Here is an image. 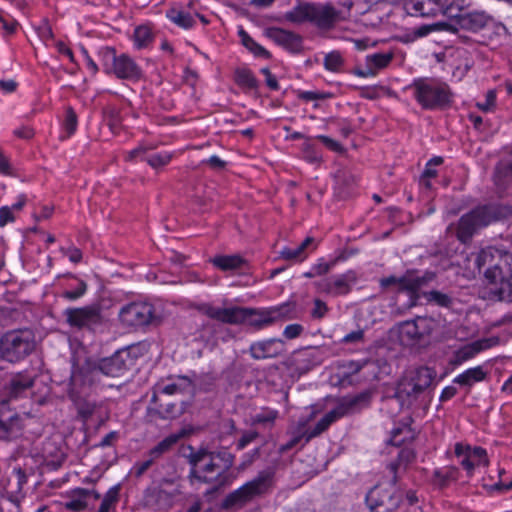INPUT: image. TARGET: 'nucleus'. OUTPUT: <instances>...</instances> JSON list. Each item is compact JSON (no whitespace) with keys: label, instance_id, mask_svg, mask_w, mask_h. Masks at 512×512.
Listing matches in <instances>:
<instances>
[{"label":"nucleus","instance_id":"f257e3e1","mask_svg":"<svg viewBox=\"0 0 512 512\" xmlns=\"http://www.w3.org/2000/svg\"><path fill=\"white\" fill-rule=\"evenodd\" d=\"M203 312L211 319L222 323L239 325L247 323L255 329L265 328L279 320L290 318L292 307L289 304H283L268 309H254L240 306L215 307L206 305Z\"/></svg>","mask_w":512,"mask_h":512},{"label":"nucleus","instance_id":"f03ea898","mask_svg":"<svg viewBox=\"0 0 512 512\" xmlns=\"http://www.w3.org/2000/svg\"><path fill=\"white\" fill-rule=\"evenodd\" d=\"M340 14L341 12L330 3L300 2L286 12L284 17L295 24L310 22L320 29L329 30L340 20Z\"/></svg>","mask_w":512,"mask_h":512},{"label":"nucleus","instance_id":"7ed1b4c3","mask_svg":"<svg viewBox=\"0 0 512 512\" xmlns=\"http://www.w3.org/2000/svg\"><path fill=\"white\" fill-rule=\"evenodd\" d=\"M189 462L192 469L189 474L191 482L194 480L213 485L218 490L230 483L229 475L223 473L211 451L201 449L190 455Z\"/></svg>","mask_w":512,"mask_h":512},{"label":"nucleus","instance_id":"20e7f679","mask_svg":"<svg viewBox=\"0 0 512 512\" xmlns=\"http://www.w3.org/2000/svg\"><path fill=\"white\" fill-rule=\"evenodd\" d=\"M35 349V336L29 329H16L0 338V358L8 362H18Z\"/></svg>","mask_w":512,"mask_h":512},{"label":"nucleus","instance_id":"39448f33","mask_svg":"<svg viewBox=\"0 0 512 512\" xmlns=\"http://www.w3.org/2000/svg\"><path fill=\"white\" fill-rule=\"evenodd\" d=\"M506 215V209L503 208L498 209L494 206L478 207L460 218L457 238L462 243H466L478 229Z\"/></svg>","mask_w":512,"mask_h":512},{"label":"nucleus","instance_id":"423d86ee","mask_svg":"<svg viewBox=\"0 0 512 512\" xmlns=\"http://www.w3.org/2000/svg\"><path fill=\"white\" fill-rule=\"evenodd\" d=\"M412 88L417 102L424 109L443 108L451 101V92L444 83L419 79L414 81Z\"/></svg>","mask_w":512,"mask_h":512},{"label":"nucleus","instance_id":"0eeeda50","mask_svg":"<svg viewBox=\"0 0 512 512\" xmlns=\"http://www.w3.org/2000/svg\"><path fill=\"white\" fill-rule=\"evenodd\" d=\"M271 479V473L261 472L255 479L228 494L222 503V507L225 509L243 507L256 496L266 493L271 486Z\"/></svg>","mask_w":512,"mask_h":512},{"label":"nucleus","instance_id":"6e6552de","mask_svg":"<svg viewBox=\"0 0 512 512\" xmlns=\"http://www.w3.org/2000/svg\"><path fill=\"white\" fill-rule=\"evenodd\" d=\"M100 57L103 68L108 74L128 80H138L141 77V69L126 54L117 56L113 48L105 47L100 51Z\"/></svg>","mask_w":512,"mask_h":512},{"label":"nucleus","instance_id":"1a4fd4ad","mask_svg":"<svg viewBox=\"0 0 512 512\" xmlns=\"http://www.w3.org/2000/svg\"><path fill=\"white\" fill-rule=\"evenodd\" d=\"M437 326L438 322L434 318L417 316L399 325V337L408 346L425 344Z\"/></svg>","mask_w":512,"mask_h":512},{"label":"nucleus","instance_id":"9d476101","mask_svg":"<svg viewBox=\"0 0 512 512\" xmlns=\"http://www.w3.org/2000/svg\"><path fill=\"white\" fill-rule=\"evenodd\" d=\"M396 482L373 487L366 496V503L371 512H395L401 503V494Z\"/></svg>","mask_w":512,"mask_h":512},{"label":"nucleus","instance_id":"9b49d317","mask_svg":"<svg viewBox=\"0 0 512 512\" xmlns=\"http://www.w3.org/2000/svg\"><path fill=\"white\" fill-rule=\"evenodd\" d=\"M367 399V395L360 394L350 398H344L341 402L331 411L326 413L315 425L314 428L307 430L306 442H309L312 438L319 436L326 431L329 426L336 420L352 414L357 411L360 402Z\"/></svg>","mask_w":512,"mask_h":512},{"label":"nucleus","instance_id":"f8f14e48","mask_svg":"<svg viewBox=\"0 0 512 512\" xmlns=\"http://www.w3.org/2000/svg\"><path fill=\"white\" fill-rule=\"evenodd\" d=\"M181 493L180 486L175 479H162L158 486L146 491V503L157 510H168L173 504L176 496Z\"/></svg>","mask_w":512,"mask_h":512},{"label":"nucleus","instance_id":"ddd939ff","mask_svg":"<svg viewBox=\"0 0 512 512\" xmlns=\"http://www.w3.org/2000/svg\"><path fill=\"white\" fill-rule=\"evenodd\" d=\"M119 319L128 327H142L158 322L154 307L146 302H133L122 307Z\"/></svg>","mask_w":512,"mask_h":512},{"label":"nucleus","instance_id":"4468645a","mask_svg":"<svg viewBox=\"0 0 512 512\" xmlns=\"http://www.w3.org/2000/svg\"><path fill=\"white\" fill-rule=\"evenodd\" d=\"M435 377L436 372L433 369L419 367L399 384L397 393L400 397L405 395L408 398L415 399L432 384Z\"/></svg>","mask_w":512,"mask_h":512},{"label":"nucleus","instance_id":"2eb2a0df","mask_svg":"<svg viewBox=\"0 0 512 512\" xmlns=\"http://www.w3.org/2000/svg\"><path fill=\"white\" fill-rule=\"evenodd\" d=\"M435 279L433 272H425L422 276L416 275L413 271H407L401 277L389 276L380 280L383 288L395 286L399 291H407L411 296L416 293L429 282Z\"/></svg>","mask_w":512,"mask_h":512},{"label":"nucleus","instance_id":"dca6fc26","mask_svg":"<svg viewBox=\"0 0 512 512\" xmlns=\"http://www.w3.org/2000/svg\"><path fill=\"white\" fill-rule=\"evenodd\" d=\"M64 316L71 327L78 329H93L102 322L101 311L96 306L68 308Z\"/></svg>","mask_w":512,"mask_h":512},{"label":"nucleus","instance_id":"f3484780","mask_svg":"<svg viewBox=\"0 0 512 512\" xmlns=\"http://www.w3.org/2000/svg\"><path fill=\"white\" fill-rule=\"evenodd\" d=\"M195 384L191 379L186 376H177L171 379L170 383L157 384L154 387L152 396V402L157 403L159 397L163 395H188L193 396L195 394Z\"/></svg>","mask_w":512,"mask_h":512},{"label":"nucleus","instance_id":"a211bd4d","mask_svg":"<svg viewBox=\"0 0 512 512\" xmlns=\"http://www.w3.org/2000/svg\"><path fill=\"white\" fill-rule=\"evenodd\" d=\"M448 0H405L404 9L413 16L434 17L445 13Z\"/></svg>","mask_w":512,"mask_h":512},{"label":"nucleus","instance_id":"6ab92c4d","mask_svg":"<svg viewBox=\"0 0 512 512\" xmlns=\"http://www.w3.org/2000/svg\"><path fill=\"white\" fill-rule=\"evenodd\" d=\"M286 351L285 342L279 338L257 341L251 344L249 353L255 360L276 358Z\"/></svg>","mask_w":512,"mask_h":512},{"label":"nucleus","instance_id":"aec40b11","mask_svg":"<svg viewBox=\"0 0 512 512\" xmlns=\"http://www.w3.org/2000/svg\"><path fill=\"white\" fill-rule=\"evenodd\" d=\"M356 282L355 273L349 271L345 274L335 276L319 283V288L333 296L346 295L350 292L352 285Z\"/></svg>","mask_w":512,"mask_h":512},{"label":"nucleus","instance_id":"412c9836","mask_svg":"<svg viewBox=\"0 0 512 512\" xmlns=\"http://www.w3.org/2000/svg\"><path fill=\"white\" fill-rule=\"evenodd\" d=\"M268 37L277 45L290 52H299L302 48V38L300 35L281 28H271L267 32Z\"/></svg>","mask_w":512,"mask_h":512},{"label":"nucleus","instance_id":"4be33fe9","mask_svg":"<svg viewBox=\"0 0 512 512\" xmlns=\"http://www.w3.org/2000/svg\"><path fill=\"white\" fill-rule=\"evenodd\" d=\"M128 356L125 352H116L109 358L102 359L98 365V371L106 376L120 377L128 370Z\"/></svg>","mask_w":512,"mask_h":512},{"label":"nucleus","instance_id":"5701e85b","mask_svg":"<svg viewBox=\"0 0 512 512\" xmlns=\"http://www.w3.org/2000/svg\"><path fill=\"white\" fill-rule=\"evenodd\" d=\"M496 343L497 339L495 338H485L467 344L455 352L453 363L457 365L462 364L463 362L473 358L479 352L492 347Z\"/></svg>","mask_w":512,"mask_h":512},{"label":"nucleus","instance_id":"b1692460","mask_svg":"<svg viewBox=\"0 0 512 512\" xmlns=\"http://www.w3.org/2000/svg\"><path fill=\"white\" fill-rule=\"evenodd\" d=\"M316 248L315 239L307 237L300 245L295 248L283 247L279 251V257L283 260L301 262L308 256V249L314 250Z\"/></svg>","mask_w":512,"mask_h":512},{"label":"nucleus","instance_id":"393cba45","mask_svg":"<svg viewBox=\"0 0 512 512\" xmlns=\"http://www.w3.org/2000/svg\"><path fill=\"white\" fill-rule=\"evenodd\" d=\"M34 383V377L28 373L14 375L7 386V393L10 398H17L30 389Z\"/></svg>","mask_w":512,"mask_h":512},{"label":"nucleus","instance_id":"a878e982","mask_svg":"<svg viewBox=\"0 0 512 512\" xmlns=\"http://www.w3.org/2000/svg\"><path fill=\"white\" fill-rule=\"evenodd\" d=\"M499 251L500 249L498 248L488 247L486 249H482L476 258L477 267L479 269L487 267L485 270V276L491 280L493 279V270H495V263H497Z\"/></svg>","mask_w":512,"mask_h":512},{"label":"nucleus","instance_id":"bb28decb","mask_svg":"<svg viewBox=\"0 0 512 512\" xmlns=\"http://www.w3.org/2000/svg\"><path fill=\"white\" fill-rule=\"evenodd\" d=\"M100 494L94 490L79 489L73 498L65 503V507L71 511H81L88 507L91 499L98 500Z\"/></svg>","mask_w":512,"mask_h":512},{"label":"nucleus","instance_id":"cd10ccee","mask_svg":"<svg viewBox=\"0 0 512 512\" xmlns=\"http://www.w3.org/2000/svg\"><path fill=\"white\" fill-rule=\"evenodd\" d=\"M490 17L485 12H470L460 16L459 24L463 29L478 31L484 28Z\"/></svg>","mask_w":512,"mask_h":512},{"label":"nucleus","instance_id":"c85d7f7f","mask_svg":"<svg viewBox=\"0 0 512 512\" xmlns=\"http://www.w3.org/2000/svg\"><path fill=\"white\" fill-rule=\"evenodd\" d=\"M314 359V352L310 349H304L293 354L289 360V365L302 374L312 368L315 364Z\"/></svg>","mask_w":512,"mask_h":512},{"label":"nucleus","instance_id":"c756f323","mask_svg":"<svg viewBox=\"0 0 512 512\" xmlns=\"http://www.w3.org/2000/svg\"><path fill=\"white\" fill-rule=\"evenodd\" d=\"M415 459V453L412 449L404 448L401 449L398 453L397 459L395 461H392L388 465V469L393 474L392 481L397 482L398 476L397 471L401 467L406 468V466L411 463Z\"/></svg>","mask_w":512,"mask_h":512},{"label":"nucleus","instance_id":"7c9ffc66","mask_svg":"<svg viewBox=\"0 0 512 512\" xmlns=\"http://www.w3.org/2000/svg\"><path fill=\"white\" fill-rule=\"evenodd\" d=\"M485 377L486 373L483 371L482 367L477 366L474 368H470L463 372L462 374L458 375L453 382L462 386H471L475 382H480L484 380Z\"/></svg>","mask_w":512,"mask_h":512},{"label":"nucleus","instance_id":"2f4dec72","mask_svg":"<svg viewBox=\"0 0 512 512\" xmlns=\"http://www.w3.org/2000/svg\"><path fill=\"white\" fill-rule=\"evenodd\" d=\"M212 263L223 271L236 270L245 264V260L239 255L216 256Z\"/></svg>","mask_w":512,"mask_h":512},{"label":"nucleus","instance_id":"473e14b6","mask_svg":"<svg viewBox=\"0 0 512 512\" xmlns=\"http://www.w3.org/2000/svg\"><path fill=\"white\" fill-rule=\"evenodd\" d=\"M495 265L492 282L497 283L498 278L508 274V271L512 270V254L500 250L497 263H495Z\"/></svg>","mask_w":512,"mask_h":512},{"label":"nucleus","instance_id":"72a5a7b5","mask_svg":"<svg viewBox=\"0 0 512 512\" xmlns=\"http://www.w3.org/2000/svg\"><path fill=\"white\" fill-rule=\"evenodd\" d=\"M455 455L459 459L461 466L470 475L473 471L472 460L475 458V452H471L470 446L457 443L455 445Z\"/></svg>","mask_w":512,"mask_h":512},{"label":"nucleus","instance_id":"f704fd0d","mask_svg":"<svg viewBox=\"0 0 512 512\" xmlns=\"http://www.w3.org/2000/svg\"><path fill=\"white\" fill-rule=\"evenodd\" d=\"M167 17L179 27L184 29L191 28L194 24V19L190 13L181 9L171 8L167 11Z\"/></svg>","mask_w":512,"mask_h":512},{"label":"nucleus","instance_id":"c9c22d12","mask_svg":"<svg viewBox=\"0 0 512 512\" xmlns=\"http://www.w3.org/2000/svg\"><path fill=\"white\" fill-rule=\"evenodd\" d=\"M393 59V54L387 53H375L366 57V64L369 66L375 74L378 70L385 68Z\"/></svg>","mask_w":512,"mask_h":512},{"label":"nucleus","instance_id":"e433bc0d","mask_svg":"<svg viewBox=\"0 0 512 512\" xmlns=\"http://www.w3.org/2000/svg\"><path fill=\"white\" fill-rule=\"evenodd\" d=\"M179 438L180 436L176 434L169 435L168 437L160 441L154 448H152L149 451L148 456H151V458H154L156 460L162 454L169 451L172 448V446L177 443Z\"/></svg>","mask_w":512,"mask_h":512},{"label":"nucleus","instance_id":"4c0bfd02","mask_svg":"<svg viewBox=\"0 0 512 512\" xmlns=\"http://www.w3.org/2000/svg\"><path fill=\"white\" fill-rule=\"evenodd\" d=\"M156 404L157 413L162 418H175L182 413V409L177 407L176 404L166 402L163 399H161V397H159Z\"/></svg>","mask_w":512,"mask_h":512},{"label":"nucleus","instance_id":"58836bf2","mask_svg":"<svg viewBox=\"0 0 512 512\" xmlns=\"http://www.w3.org/2000/svg\"><path fill=\"white\" fill-rule=\"evenodd\" d=\"M278 417V412L272 409H263L251 418L253 425L272 426Z\"/></svg>","mask_w":512,"mask_h":512},{"label":"nucleus","instance_id":"ea45409f","mask_svg":"<svg viewBox=\"0 0 512 512\" xmlns=\"http://www.w3.org/2000/svg\"><path fill=\"white\" fill-rule=\"evenodd\" d=\"M235 81L239 86L247 89H254L257 87V80L248 69L236 70Z\"/></svg>","mask_w":512,"mask_h":512},{"label":"nucleus","instance_id":"a19ab883","mask_svg":"<svg viewBox=\"0 0 512 512\" xmlns=\"http://www.w3.org/2000/svg\"><path fill=\"white\" fill-rule=\"evenodd\" d=\"M119 497V487L113 486L111 487L107 493L104 495L102 503L97 512H110L112 508L115 507L118 502Z\"/></svg>","mask_w":512,"mask_h":512},{"label":"nucleus","instance_id":"79ce46f5","mask_svg":"<svg viewBox=\"0 0 512 512\" xmlns=\"http://www.w3.org/2000/svg\"><path fill=\"white\" fill-rule=\"evenodd\" d=\"M172 158L173 153L171 152H159L147 156L145 160L153 169H158L168 165Z\"/></svg>","mask_w":512,"mask_h":512},{"label":"nucleus","instance_id":"37998d69","mask_svg":"<svg viewBox=\"0 0 512 512\" xmlns=\"http://www.w3.org/2000/svg\"><path fill=\"white\" fill-rule=\"evenodd\" d=\"M215 460L220 463V469L223 473L228 474V470L234 463V456L226 449L220 451H211Z\"/></svg>","mask_w":512,"mask_h":512},{"label":"nucleus","instance_id":"c03bdc74","mask_svg":"<svg viewBox=\"0 0 512 512\" xmlns=\"http://www.w3.org/2000/svg\"><path fill=\"white\" fill-rule=\"evenodd\" d=\"M424 297L428 302H432L441 307H449L452 303V298L443 292L432 290L424 293Z\"/></svg>","mask_w":512,"mask_h":512},{"label":"nucleus","instance_id":"a18cd8bd","mask_svg":"<svg viewBox=\"0 0 512 512\" xmlns=\"http://www.w3.org/2000/svg\"><path fill=\"white\" fill-rule=\"evenodd\" d=\"M239 36L241 38L242 44L256 56L267 54L266 50L262 46L257 44L245 30L240 29Z\"/></svg>","mask_w":512,"mask_h":512},{"label":"nucleus","instance_id":"49530a36","mask_svg":"<svg viewBox=\"0 0 512 512\" xmlns=\"http://www.w3.org/2000/svg\"><path fill=\"white\" fill-rule=\"evenodd\" d=\"M343 63L344 60L342 55L338 51H332L326 54L324 58V67L332 72H338L341 69Z\"/></svg>","mask_w":512,"mask_h":512},{"label":"nucleus","instance_id":"de8ad7c7","mask_svg":"<svg viewBox=\"0 0 512 512\" xmlns=\"http://www.w3.org/2000/svg\"><path fill=\"white\" fill-rule=\"evenodd\" d=\"M307 439V431L305 429V423L299 425L297 432L293 435V437L284 445L280 447V452H286L293 447H295L301 439Z\"/></svg>","mask_w":512,"mask_h":512},{"label":"nucleus","instance_id":"09e8293b","mask_svg":"<svg viewBox=\"0 0 512 512\" xmlns=\"http://www.w3.org/2000/svg\"><path fill=\"white\" fill-rule=\"evenodd\" d=\"M134 38L139 48L144 47L151 41V31L147 26H140L135 29Z\"/></svg>","mask_w":512,"mask_h":512},{"label":"nucleus","instance_id":"8fccbe9b","mask_svg":"<svg viewBox=\"0 0 512 512\" xmlns=\"http://www.w3.org/2000/svg\"><path fill=\"white\" fill-rule=\"evenodd\" d=\"M86 290L87 284L83 280H78L76 288L64 291L62 293V297L67 300L74 301L83 296L86 293Z\"/></svg>","mask_w":512,"mask_h":512},{"label":"nucleus","instance_id":"3c124183","mask_svg":"<svg viewBox=\"0 0 512 512\" xmlns=\"http://www.w3.org/2000/svg\"><path fill=\"white\" fill-rule=\"evenodd\" d=\"M154 461H155L154 458H151V456H148V459H146L142 462L135 463L133 465V467L131 468L130 474L136 478H140L152 466Z\"/></svg>","mask_w":512,"mask_h":512},{"label":"nucleus","instance_id":"603ef678","mask_svg":"<svg viewBox=\"0 0 512 512\" xmlns=\"http://www.w3.org/2000/svg\"><path fill=\"white\" fill-rule=\"evenodd\" d=\"M445 26H446L445 23H435V24H430V25H423L421 27L414 29L413 35L416 38H421V37L428 35L429 33L433 32V31L441 30Z\"/></svg>","mask_w":512,"mask_h":512},{"label":"nucleus","instance_id":"864d4df0","mask_svg":"<svg viewBox=\"0 0 512 512\" xmlns=\"http://www.w3.org/2000/svg\"><path fill=\"white\" fill-rule=\"evenodd\" d=\"M76 127H77V116L72 108H68L66 110L64 128L67 131L68 135H71L75 132Z\"/></svg>","mask_w":512,"mask_h":512},{"label":"nucleus","instance_id":"5fc2aeb1","mask_svg":"<svg viewBox=\"0 0 512 512\" xmlns=\"http://www.w3.org/2000/svg\"><path fill=\"white\" fill-rule=\"evenodd\" d=\"M259 434L255 430L245 431L238 440L236 447L238 450L244 449L248 444L258 438Z\"/></svg>","mask_w":512,"mask_h":512},{"label":"nucleus","instance_id":"6e6d98bb","mask_svg":"<svg viewBox=\"0 0 512 512\" xmlns=\"http://www.w3.org/2000/svg\"><path fill=\"white\" fill-rule=\"evenodd\" d=\"M471 452H475V458L472 460V469L479 465L488 463L486 451L481 447L471 448Z\"/></svg>","mask_w":512,"mask_h":512},{"label":"nucleus","instance_id":"4d7b16f0","mask_svg":"<svg viewBox=\"0 0 512 512\" xmlns=\"http://www.w3.org/2000/svg\"><path fill=\"white\" fill-rule=\"evenodd\" d=\"M500 283V291L502 293H508L512 297V270L508 271V274L498 278Z\"/></svg>","mask_w":512,"mask_h":512},{"label":"nucleus","instance_id":"13d9d810","mask_svg":"<svg viewBox=\"0 0 512 512\" xmlns=\"http://www.w3.org/2000/svg\"><path fill=\"white\" fill-rule=\"evenodd\" d=\"M495 101H496V93H495V91L489 90L486 93L485 102H478L477 106L482 111L488 112V111H490L495 106Z\"/></svg>","mask_w":512,"mask_h":512},{"label":"nucleus","instance_id":"bf43d9fd","mask_svg":"<svg viewBox=\"0 0 512 512\" xmlns=\"http://www.w3.org/2000/svg\"><path fill=\"white\" fill-rule=\"evenodd\" d=\"M303 332V326L300 324H290L287 325L284 329L283 335L287 339H294L300 336V334Z\"/></svg>","mask_w":512,"mask_h":512},{"label":"nucleus","instance_id":"052dcab7","mask_svg":"<svg viewBox=\"0 0 512 512\" xmlns=\"http://www.w3.org/2000/svg\"><path fill=\"white\" fill-rule=\"evenodd\" d=\"M363 338H364V332L363 330H356V331H352L350 333H348L347 335H345L342 339V342L343 343H358V342H362L363 341Z\"/></svg>","mask_w":512,"mask_h":512},{"label":"nucleus","instance_id":"680f3d73","mask_svg":"<svg viewBox=\"0 0 512 512\" xmlns=\"http://www.w3.org/2000/svg\"><path fill=\"white\" fill-rule=\"evenodd\" d=\"M327 310H328L327 305L323 301L316 299L314 301V308L312 310V316L315 318H322L326 314Z\"/></svg>","mask_w":512,"mask_h":512},{"label":"nucleus","instance_id":"e2e57ef3","mask_svg":"<svg viewBox=\"0 0 512 512\" xmlns=\"http://www.w3.org/2000/svg\"><path fill=\"white\" fill-rule=\"evenodd\" d=\"M14 220V216L12 214L11 208L8 206H4L0 208V226L3 227L7 223L12 222Z\"/></svg>","mask_w":512,"mask_h":512},{"label":"nucleus","instance_id":"0e129e2a","mask_svg":"<svg viewBox=\"0 0 512 512\" xmlns=\"http://www.w3.org/2000/svg\"><path fill=\"white\" fill-rule=\"evenodd\" d=\"M149 149H152V147H148V146H145V145H139L137 148L129 151L126 155H125V160L126 161H133L134 159H136L137 157L143 155L146 151H148Z\"/></svg>","mask_w":512,"mask_h":512},{"label":"nucleus","instance_id":"69168bd1","mask_svg":"<svg viewBox=\"0 0 512 512\" xmlns=\"http://www.w3.org/2000/svg\"><path fill=\"white\" fill-rule=\"evenodd\" d=\"M261 73L265 76L267 86L272 90L279 88L276 78L272 75L268 68H262Z\"/></svg>","mask_w":512,"mask_h":512},{"label":"nucleus","instance_id":"338daca9","mask_svg":"<svg viewBox=\"0 0 512 512\" xmlns=\"http://www.w3.org/2000/svg\"><path fill=\"white\" fill-rule=\"evenodd\" d=\"M317 139H319L326 147L333 151H340L342 149L341 145L337 141L328 136L319 135L317 136Z\"/></svg>","mask_w":512,"mask_h":512},{"label":"nucleus","instance_id":"774afa93","mask_svg":"<svg viewBox=\"0 0 512 512\" xmlns=\"http://www.w3.org/2000/svg\"><path fill=\"white\" fill-rule=\"evenodd\" d=\"M370 362L368 360L364 361H349L345 367L348 369V373L355 374L359 372L364 366L368 365Z\"/></svg>","mask_w":512,"mask_h":512}]
</instances>
